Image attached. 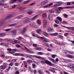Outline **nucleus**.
Returning a JSON list of instances; mask_svg holds the SVG:
<instances>
[{"label": "nucleus", "mask_w": 74, "mask_h": 74, "mask_svg": "<svg viewBox=\"0 0 74 74\" xmlns=\"http://www.w3.org/2000/svg\"><path fill=\"white\" fill-rule=\"evenodd\" d=\"M53 3L51 2V3H50L49 4L47 5V7H52V5H53Z\"/></svg>", "instance_id": "obj_12"}, {"label": "nucleus", "mask_w": 74, "mask_h": 74, "mask_svg": "<svg viewBox=\"0 0 74 74\" xmlns=\"http://www.w3.org/2000/svg\"><path fill=\"white\" fill-rule=\"evenodd\" d=\"M64 16L65 18H67L68 17V15H67L66 14H65L64 15Z\"/></svg>", "instance_id": "obj_56"}, {"label": "nucleus", "mask_w": 74, "mask_h": 74, "mask_svg": "<svg viewBox=\"0 0 74 74\" xmlns=\"http://www.w3.org/2000/svg\"><path fill=\"white\" fill-rule=\"evenodd\" d=\"M27 62H28V63H32V62H33V61L30 60H27Z\"/></svg>", "instance_id": "obj_24"}, {"label": "nucleus", "mask_w": 74, "mask_h": 74, "mask_svg": "<svg viewBox=\"0 0 74 74\" xmlns=\"http://www.w3.org/2000/svg\"><path fill=\"white\" fill-rule=\"evenodd\" d=\"M51 56L52 58H55V56H55V55H52Z\"/></svg>", "instance_id": "obj_58"}, {"label": "nucleus", "mask_w": 74, "mask_h": 74, "mask_svg": "<svg viewBox=\"0 0 74 74\" xmlns=\"http://www.w3.org/2000/svg\"><path fill=\"white\" fill-rule=\"evenodd\" d=\"M15 56H19L20 55V53H15L14 54Z\"/></svg>", "instance_id": "obj_38"}, {"label": "nucleus", "mask_w": 74, "mask_h": 74, "mask_svg": "<svg viewBox=\"0 0 74 74\" xmlns=\"http://www.w3.org/2000/svg\"><path fill=\"white\" fill-rule=\"evenodd\" d=\"M38 54L39 55H42V53L41 52H38Z\"/></svg>", "instance_id": "obj_62"}, {"label": "nucleus", "mask_w": 74, "mask_h": 74, "mask_svg": "<svg viewBox=\"0 0 74 74\" xmlns=\"http://www.w3.org/2000/svg\"><path fill=\"white\" fill-rule=\"evenodd\" d=\"M42 16L43 18H46V17H47V14H46V13H44L42 15Z\"/></svg>", "instance_id": "obj_22"}, {"label": "nucleus", "mask_w": 74, "mask_h": 74, "mask_svg": "<svg viewBox=\"0 0 74 74\" xmlns=\"http://www.w3.org/2000/svg\"><path fill=\"white\" fill-rule=\"evenodd\" d=\"M58 4V5L59 6V5H61L62 4V3L61 2H59Z\"/></svg>", "instance_id": "obj_46"}, {"label": "nucleus", "mask_w": 74, "mask_h": 74, "mask_svg": "<svg viewBox=\"0 0 74 74\" xmlns=\"http://www.w3.org/2000/svg\"><path fill=\"white\" fill-rule=\"evenodd\" d=\"M8 7H9V6L8 5H6L5 6L4 8H8Z\"/></svg>", "instance_id": "obj_59"}, {"label": "nucleus", "mask_w": 74, "mask_h": 74, "mask_svg": "<svg viewBox=\"0 0 74 74\" xmlns=\"http://www.w3.org/2000/svg\"><path fill=\"white\" fill-rule=\"evenodd\" d=\"M14 16L13 14H9L6 17L5 19H2L0 21V26H2L3 25H4V22L5 21V20H7V19H9L10 18Z\"/></svg>", "instance_id": "obj_1"}, {"label": "nucleus", "mask_w": 74, "mask_h": 74, "mask_svg": "<svg viewBox=\"0 0 74 74\" xmlns=\"http://www.w3.org/2000/svg\"><path fill=\"white\" fill-rule=\"evenodd\" d=\"M69 67L70 69H74L73 68H72V67H74V64H70L69 65Z\"/></svg>", "instance_id": "obj_14"}, {"label": "nucleus", "mask_w": 74, "mask_h": 74, "mask_svg": "<svg viewBox=\"0 0 74 74\" xmlns=\"http://www.w3.org/2000/svg\"><path fill=\"white\" fill-rule=\"evenodd\" d=\"M47 64L49 66H53V64H51V62L48 61V60H47Z\"/></svg>", "instance_id": "obj_11"}, {"label": "nucleus", "mask_w": 74, "mask_h": 74, "mask_svg": "<svg viewBox=\"0 0 74 74\" xmlns=\"http://www.w3.org/2000/svg\"><path fill=\"white\" fill-rule=\"evenodd\" d=\"M53 70H55V68H51V69H49V70L51 72L53 71Z\"/></svg>", "instance_id": "obj_30"}, {"label": "nucleus", "mask_w": 74, "mask_h": 74, "mask_svg": "<svg viewBox=\"0 0 74 74\" xmlns=\"http://www.w3.org/2000/svg\"><path fill=\"white\" fill-rule=\"evenodd\" d=\"M22 17H23V15H21L19 16H18L17 17V18L18 19H20L21 18H22Z\"/></svg>", "instance_id": "obj_33"}, {"label": "nucleus", "mask_w": 74, "mask_h": 74, "mask_svg": "<svg viewBox=\"0 0 74 74\" xmlns=\"http://www.w3.org/2000/svg\"><path fill=\"white\" fill-rule=\"evenodd\" d=\"M12 35L13 37H15L16 35V30L12 32Z\"/></svg>", "instance_id": "obj_9"}, {"label": "nucleus", "mask_w": 74, "mask_h": 74, "mask_svg": "<svg viewBox=\"0 0 74 74\" xmlns=\"http://www.w3.org/2000/svg\"><path fill=\"white\" fill-rule=\"evenodd\" d=\"M19 74V72L18 71L16 72L15 74Z\"/></svg>", "instance_id": "obj_63"}, {"label": "nucleus", "mask_w": 74, "mask_h": 74, "mask_svg": "<svg viewBox=\"0 0 74 74\" xmlns=\"http://www.w3.org/2000/svg\"><path fill=\"white\" fill-rule=\"evenodd\" d=\"M62 23H64L65 24H66L67 23V22L65 21H63L62 22Z\"/></svg>", "instance_id": "obj_54"}, {"label": "nucleus", "mask_w": 74, "mask_h": 74, "mask_svg": "<svg viewBox=\"0 0 74 74\" xmlns=\"http://www.w3.org/2000/svg\"><path fill=\"white\" fill-rule=\"evenodd\" d=\"M54 32V30L52 28H49L48 31L47 32L48 33H51V32Z\"/></svg>", "instance_id": "obj_10"}, {"label": "nucleus", "mask_w": 74, "mask_h": 74, "mask_svg": "<svg viewBox=\"0 0 74 74\" xmlns=\"http://www.w3.org/2000/svg\"><path fill=\"white\" fill-rule=\"evenodd\" d=\"M48 18L49 21H52L53 20V16L51 14H49V15Z\"/></svg>", "instance_id": "obj_8"}, {"label": "nucleus", "mask_w": 74, "mask_h": 74, "mask_svg": "<svg viewBox=\"0 0 74 74\" xmlns=\"http://www.w3.org/2000/svg\"><path fill=\"white\" fill-rule=\"evenodd\" d=\"M32 46L34 47H37V44L34 43L32 44Z\"/></svg>", "instance_id": "obj_31"}, {"label": "nucleus", "mask_w": 74, "mask_h": 74, "mask_svg": "<svg viewBox=\"0 0 74 74\" xmlns=\"http://www.w3.org/2000/svg\"><path fill=\"white\" fill-rule=\"evenodd\" d=\"M26 58H30V59H32L33 58H32V57L29 56L27 55Z\"/></svg>", "instance_id": "obj_35"}, {"label": "nucleus", "mask_w": 74, "mask_h": 74, "mask_svg": "<svg viewBox=\"0 0 74 74\" xmlns=\"http://www.w3.org/2000/svg\"><path fill=\"white\" fill-rule=\"evenodd\" d=\"M21 39H23V38H22V37L20 36L18 38V40H21Z\"/></svg>", "instance_id": "obj_39"}, {"label": "nucleus", "mask_w": 74, "mask_h": 74, "mask_svg": "<svg viewBox=\"0 0 74 74\" xmlns=\"http://www.w3.org/2000/svg\"><path fill=\"white\" fill-rule=\"evenodd\" d=\"M41 63H42V64H44V63H46V64L47 63V60H45V61H42L41 62Z\"/></svg>", "instance_id": "obj_36"}, {"label": "nucleus", "mask_w": 74, "mask_h": 74, "mask_svg": "<svg viewBox=\"0 0 74 74\" xmlns=\"http://www.w3.org/2000/svg\"><path fill=\"white\" fill-rule=\"evenodd\" d=\"M32 11H30L28 12V14L29 15H31V14H32Z\"/></svg>", "instance_id": "obj_49"}, {"label": "nucleus", "mask_w": 74, "mask_h": 74, "mask_svg": "<svg viewBox=\"0 0 74 74\" xmlns=\"http://www.w3.org/2000/svg\"><path fill=\"white\" fill-rule=\"evenodd\" d=\"M30 1V0H27L26 1H25L23 2V4H27V3H29Z\"/></svg>", "instance_id": "obj_19"}, {"label": "nucleus", "mask_w": 74, "mask_h": 74, "mask_svg": "<svg viewBox=\"0 0 74 74\" xmlns=\"http://www.w3.org/2000/svg\"><path fill=\"white\" fill-rule=\"evenodd\" d=\"M26 48V47H24V48H23V47H21V49H22L23 50V51H25V50H26V48Z\"/></svg>", "instance_id": "obj_40"}, {"label": "nucleus", "mask_w": 74, "mask_h": 74, "mask_svg": "<svg viewBox=\"0 0 74 74\" xmlns=\"http://www.w3.org/2000/svg\"><path fill=\"white\" fill-rule=\"evenodd\" d=\"M58 37L60 38H63V36L62 35H58Z\"/></svg>", "instance_id": "obj_37"}, {"label": "nucleus", "mask_w": 74, "mask_h": 74, "mask_svg": "<svg viewBox=\"0 0 74 74\" xmlns=\"http://www.w3.org/2000/svg\"><path fill=\"white\" fill-rule=\"evenodd\" d=\"M42 41L44 43V45L47 46V40L46 39H43Z\"/></svg>", "instance_id": "obj_13"}, {"label": "nucleus", "mask_w": 74, "mask_h": 74, "mask_svg": "<svg viewBox=\"0 0 74 74\" xmlns=\"http://www.w3.org/2000/svg\"><path fill=\"white\" fill-rule=\"evenodd\" d=\"M10 30L11 29H5V31L6 32H9V31H10Z\"/></svg>", "instance_id": "obj_50"}, {"label": "nucleus", "mask_w": 74, "mask_h": 74, "mask_svg": "<svg viewBox=\"0 0 74 74\" xmlns=\"http://www.w3.org/2000/svg\"><path fill=\"white\" fill-rule=\"evenodd\" d=\"M55 23L57 24H59V21L58 20H56L55 21Z\"/></svg>", "instance_id": "obj_29"}, {"label": "nucleus", "mask_w": 74, "mask_h": 74, "mask_svg": "<svg viewBox=\"0 0 74 74\" xmlns=\"http://www.w3.org/2000/svg\"><path fill=\"white\" fill-rule=\"evenodd\" d=\"M6 68L5 64H3V66L1 65L0 66V69L1 70H4Z\"/></svg>", "instance_id": "obj_6"}, {"label": "nucleus", "mask_w": 74, "mask_h": 74, "mask_svg": "<svg viewBox=\"0 0 74 74\" xmlns=\"http://www.w3.org/2000/svg\"><path fill=\"white\" fill-rule=\"evenodd\" d=\"M5 4L1 2H0V5H2V6H4L5 5Z\"/></svg>", "instance_id": "obj_44"}, {"label": "nucleus", "mask_w": 74, "mask_h": 74, "mask_svg": "<svg viewBox=\"0 0 74 74\" xmlns=\"http://www.w3.org/2000/svg\"><path fill=\"white\" fill-rule=\"evenodd\" d=\"M43 35L44 36H47V32H43Z\"/></svg>", "instance_id": "obj_52"}, {"label": "nucleus", "mask_w": 74, "mask_h": 74, "mask_svg": "<svg viewBox=\"0 0 74 74\" xmlns=\"http://www.w3.org/2000/svg\"><path fill=\"white\" fill-rule=\"evenodd\" d=\"M30 22V18H28L25 19L23 21V22L24 23H29Z\"/></svg>", "instance_id": "obj_4"}, {"label": "nucleus", "mask_w": 74, "mask_h": 74, "mask_svg": "<svg viewBox=\"0 0 74 74\" xmlns=\"http://www.w3.org/2000/svg\"><path fill=\"white\" fill-rule=\"evenodd\" d=\"M34 25V23H31L29 24V26H33Z\"/></svg>", "instance_id": "obj_41"}, {"label": "nucleus", "mask_w": 74, "mask_h": 74, "mask_svg": "<svg viewBox=\"0 0 74 74\" xmlns=\"http://www.w3.org/2000/svg\"><path fill=\"white\" fill-rule=\"evenodd\" d=\"M43 3L45 5V4H46V3H47V1H43Z\"/></svg>", "instance_id": "obj_55"}, {"label": "nucleus", "mask_w": 74, "mask_h": 74, "mask_svg": "<svg viewBox=\"0 0 74 74\" xmlns=\"http://www.w3.org/2000/svg\"><path fill=\"white\" fill-rule=\"evenodd\" d=\"M5 34L4 33H1V37H4V36H5Z\"/></svg>", "instance_id": "obj_27"}, {"label": "nucleus", "mask_w": 74, "mask_h": 74, "mask_svg": "<svg viewBox=\"0 0 74 74\" xmlns=\"http://www.w3.org/2000/svg\"><path fill=\"white\" fill-rule=\"evenodd\" d=\"M27 30L26 28H24L23 30V31H20V33L22 34V35H24L25 34V33L26 32V31Z\"/></svg>", "instance_id": "obj_3"}, {"label": "nucleus", "mask_w": 74, "mask_h": 74, "mask_svg": "<svg viewBox=\"0 0 74 74\" xmlns=\"http://www.w3.org/2000/svg\"><path fill=\"white\" fill-rule=\"evenodd\" d=\"M36 31L37 33L39 34V33H40V31H41V29H38Z\"/></svg>", "instance_id": "obj_32"}, {"label": "nucleus", "mask_w": 74, "mask_h": 74, "mask_svg": "<svg viewBox=\"0 0 74 74\" xmlns=\"http://www.w3.org/2000/svg\"><path fill=\"white\" fill-rule=\"evenodd\" d=\"M18 41H17L16 40H14L13 41H12V42L13 44H17Z\"/></svg>", "instance_id": "obj_15"}, {"label": "nucleus", "mask_w": 74, "mask_h": 74, "mask_svg": "<svg viewBox=\"0 0 74 74\" xmlns=\"http://www.w3.org/2000/svg\"><path fill=\"white\" fill-rule=\"evenodd\" d=\"M69 34V33H66L64 34V36H67V35H68V34Z\"/></svg>", "instance_id": "obj_51"}, {"label": "nucleus", "mask_w": 74, "mask_h": 74, "mask_svg": "<svg viewBox=\"0 0 74 74\" xmlns=\"http://www.w3.org/2000/svg\"><path fill=\"white\" fill-rule=\"evenodd\" d=\"M66 29H74V27H66Z\"/></svg>", "instance_id": "obj_45"}, {"label": "nucleus", "mask_w": 74, "mask_h": 74, "mask_svg": "<svg viewBox=\"0 0 74 74\" xmlns=\"http://www.w3.org/2000/svg\"><path fill=\"white\" fill-rule=\"evenodd\" d=\"M34 4H36V3L35 2L33 3H32L30 4L29 5H30V6H32V5H34Z\"/></svg>", "instance_id": "obj_43"}, {"label": "nucleus", "mask_w": 74, "mask_h": 74, "mask_svg": "<svg viewBox=\"0 0 74 74\" xmlns=\"http://www.w3.org/2000/svg\"><path fill=\"white\" fill-rule=\"evenodd\" d=\"M57 19H58V20H59V21L60 22H62V19L61 18H60V17H57Z\"/></svg>", "instance_id": "obj_20"}, {"label": "nucleus", "mask_w": 74, "mask_h": 74, "mask_svg": "<svg viewBox=\"0 0 74 74\" xmlns=\"http://www.w3.org/2000/svg\"><path fill=\"white\" fill-rule=\"evenodd\" d=\"M16 7V5H14V6H12V8L13 9V8H15Z\"/></svg>", "instance_id": "obj_53"}, {"label": "nucleus", "mask_w": 74, "mask_h": 74, "mask_svg": "<svg viewBox=\"0 0 74 74\" xmlns=\"http://www.w3.org/2000/svg\"><path fill=\"white\" fill-rule=\"evenodd\" d=\"M40 5H44V2L43 1L42 2L40 3Z\"/></svg>", "instance_id": "obj_60"}, {"label": "nucleus", "mask_w": 74, "mask_h": 74, "mask_svg": "<svg viewBox=\"0 0 74 74\" xmlns=\"http://www.w3.org/2000/svg\"><path fill=\"white\" fill-rule=\"evenodd\" d=\"M12 51H14V52H16L18 51V49H12Z\"/></svg>", "instance_id": "obj_34"}, {"label": "nucleus", "mask_w": 74, "mask_h": 74, "mask_svg": "<svg viewBox=\"0 0 74 74\" xmlns=\"http://www.w3.org/2000/svg\"><path fill=\"white\" fill-rule=\"evenodd\" d=\"M18 0H11L10 1V4H13L14 3L16 2Z\"/></svg>", "instance_id": "obj_16"}, {"label": "nucleus", "mask_w": 74, "mask_h": 74, "mask_svg": "<svg viewBox=\"0 0 74 74\" xmlns=\"http://www.w3.org/2000/svg\"><path fill=\"white\" fill-rule=\"evenodd\" d=\"M54 27H58V25L56 24H54Z\"/></svg>", "instance_id": "obj_64"}, {"label": "nucleus", "mask_w": 74, "mask_h": 74, "mask_svg": "<svg viewBox=\"0 0 74 74\" xmlns=\"http://www.w3.org/2000/svg\"><path fill=\"white\" fill-rule=\"evenodd\" d=\"M59 6L58 4H54V7H58Z\"/></svg>", "instance_id": "obj_42"}, {"label": "nucleus", "mask_w": 74, "mask_h": 74, "mask_svg": "<svg viewBox=\"0 0 74 74\" xmlns=\"http://www.w3.org/2000/svg\"><path fill=\"white\" fill-rule=\"evenodd\" d=\"M37 16H38V15H36L35 16L31 18V20H32V21H33V20H34V19H36V18H37Z\"/></svg>", "instance_id": "obj_18"}, {"label": "nucleus", "mask_w": 74, "mask_h": 74, "mask_svg": "<svg viewBox=\"0 0 74 74\" xmlns=\"http://www.w3.org/2000/svg\"><path fill=\"white\" fill-rule=\"evenodd\" d=\"M25 48H26L25 50H26L27 52H29V53H31V52H30V50L26 47H25Z\"/></svg>", "instance_id": "obj_25"}, {"label": "nucleus", "mask_w": 74, "mask_h": 74, "mask_svg": "<svg viewBox=\"0 0 74 74\" xmlns=\"http://www.w3.org/2000/svg\"><path fill=\"white\" fill-rule=\"evenodd\" d=\"M32 65L33 68H35V67H36V65L35 64H32Z\"/></svg>", "instance_id": "obj_47"}, {"label": "nucleus", "mask_w": 74, "mask_h": 74, "mask_svg": "<svg viewBox=\"0 0 74 74\" xmlns=\"http://www.w3.org/2000/svg\"><path fill=\"white\" fill-rule=\"evenodd\" d=\"M43 27H44L45 28H46L47 27V20H43Z\"/></svg>", "instance_id": "obj_5"}, {"label": "nucleus", "mask_w": 74, "mask_h": 74, "mask_svg": "<svg viewBox=\"0 0 74 74\" xmlns=\"http://www.w3.org/2000/svg\"><path fill=\"white\" fill-rule=\"evenodd\" d=\"M12 64H13V63L11 62L9 64V66H12Z\"/></svg>", "instance_id": "obj_48"}, {"label": "nucleus", "mask_w": 74, "mask_h": 74, "mask_svg": "<svg viewBox=\"0 0 74 74\" xmlns=\"http://www.w3.org/2000/svg\"><path fill=\"white\" fill-rule=\"evenodd\" d=\"M58 11H60V10H62L64 8H66L67 9H71L74 8L73 6H65V7H58Z\"/></svg>", "instance_id": "obj_2"}, {"label": "nucleus", "mask_w": 74, "mask_h": 74, "mask_svg": "<svg viewBox=\"0 0 74 74\" xmlns=\"http://www.w3.org/2000/svg\"><path fill=\"white\" fill-rule=\"evenodd\" d=\"M20 55L21 56H24L25 55L24 54H22V53H20Z\"/></svg>", "instance_id": "obj_61"}, {"label": "nucleus", "mask_w": 74, "mask_h": 74, "mask_svg": "<svg viewBox=\"0 0 74 74\" xmlns=\"http://www.w3.org/2000/svg\"><path fill=\"white\" fill-rule=\"evenodd\" d=\"M51 35V36H56V35H58V34H59L58 33H56L54 34H50Z\"/></svg>", "instance_id": "obj_21"}, {"label": "nucleus", "mask_w": 74, "mask_h": 74, "mask_svg": "<svg viewBox=\"0 0 74 74\" xmlns=\"http://www.w3.org/2000/svg\"><path fill=\"white\" fill-rule=\"evenodd\" d=\"M38 72L39 74H42V71L40 69H39L38 70Z\"/></svg>", "instance_id": "obj_28"}, {"label": "nucleus", "mask_w": 74, "mask_h": 74, "mask_svg": "<svg viewBox=\"0 0 74 74\" xmlns=\"http://www.w3.org/2000/svg\"><path fill=\"white\" fill-rule=\"evenodd\" d=\"M67 56H68V57H69V58H71V59L74 58V57L69 54L68 55H67Z\"/></svg>", "instance_id": "obj_23"}, {"label": "nucleus", "mask_w": 74, "mask_h": 74, "mask_svg": "<svg viewBox=\"0 0 74 74\" xmlns=\"http://www.w3.org/2000/svg\"><path fill=\"white\" fill-rule=\"evenodd\" d=\"M37 23L39 25H40L41 23V22L40 20H37Z\"/></svg>", "instance_id": "obj_26"}, {"label": "nucleus", "mask_w": 74, "mask_h": 74, "mask_svg": "<svg viewBox=\"0 0 74 74\" xmlns=\"http://www.w3.org/2000/svg\"><path fill=\"white\" fill-rule=\"evenodd\" d=\"M34 27H35V28H36V29H38L39 27L38 26L35 25V26H34Z\"/></svg>", "instance_id": "obj_57"}, {"label": "nucleus", "mask_w": 74, "mask_h": 74, "mask_svg": "<svg viewBox=\"0 0 74 74\" xmlns=\"http://www.w3.org/2000/svg\"><path fill=\"white\" fill-rule=\"evenodd\" d=\"M34 56L35 58H37V59H42L43 60H44L45 59L44 57H41L40 56H37L34 55Z\"/></svg>", "instance_id": "obj_7"}, {"label": "nucleus", "mask_w": 74, "mask_h": 74, "mask_svg": "<svg viewBox=\"0 0 74 74\" xmlns=\"http://www.w3.org/2000/svg\"><path fill=\"white\" fill-rule=\"evenodd\" d=\"M35 49L38 51H41V47H37L35 48Z\"/></svg>", "instance_id": "obj_17"}]
</instances>
